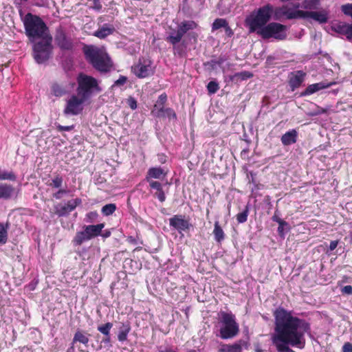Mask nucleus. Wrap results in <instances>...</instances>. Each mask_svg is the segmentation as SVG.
Wrapping results in <instances>:
<instances>
[{"label": "nucleus", "mask_w": 352, "mask_h": 352, "mask_svg": "<svg viewBox=\"0 0 352 352\" xmlns=\"http://www.w3.org/2000/svg\"><path fill=\"white\" fill-rule=\"evenodd\" d=\"M77 94L85 99H89L93 94L101 91L96 78L84 74H80L77 78Z\"/></svg>", "instance_id": "nucleus-6"}, {"label": "nucleus", "mask_w": 352, "mask_h": 352, "mask_svg": "<svg viewBox=\"0 0 352 352\" xmlns=\"http://www.w3.org/2000/svg\"><path fill=\"white\" fill-rule=\"evenodd\" d=\"M98 212L92 211L86 214L85 221L86 222L91 223L94 222L98 218Z\"/></svg>", "instance_id": "nucleus-45"}, {"label": "nucleus", "mask_w": 352, "mask_h": 352, "mask_svg": "<svg viewBox=\"0 0 352 352\" xmlns=\"http://www.w3.org/2000/svg\"><path fill=\"white\" fill-rule=\"evenodd\" d=\"M321 0H303L300 4V7L304 9V11H314L320 8Z\"/></svg>", "instance_id": "nucleus-21"}, {"label": "nucleus", "mask_w": 352, "mask_h": 352, "mask_svg": "<svg viewBox=\"0 0 352 352\" xmlns=\"http://www.w3.org/2000/svg\"><path fill=\"white\" fill-rule=\"evenodd\" d=\"M242 348L240 343L230 344V352H241Z\"/></svg>", "instance_id": "nucleus-46"}, {"label": "nucleus", "mask_w": 352, "mask_h": 352, "mask_svg": "<svg viewBox=\"0 0 352 352\" xmlns=\"http://www.w3.org/2000/svg\"><path fill=\"white\" fill-rule=\"evenodd\" d=\"M94 1V6H93V8L97 10H100L102 8V5L100 4V2L99 0H93Z\"/></svg>", "instance_id": "nucleus-55"}, {"label": "nucleus", "mask_w": 352, "mask_h": 352, "mask_svg": "<svg viewBox=\"0 0 352 352\" xmlns=\"http://www.w3.org/2000/svg\"><path fill=\"white\" fill-rule=\"evenodd\" d=\"M341 292L344 294L352 295V286L346 285L341 289Z\"/></svg>", "instance_id": "nucleus-50"}, {"label": "nucleus", "mask_w": 352, "mask_h": 352, "mask_svg": "<svg viewBox=\"0 0 352 352\" xmlns=\"http://www.w3.org/2000/svg\"><path fill=\"white\" fill-rule=\"evenodd\" d=\"M338 244V241H331L329 245V250L331 251L334 250L337 248Z\"/></svg>", "instance_id": "nucleus-58"}, {"label": "nucleus", "mask_w": 352, "mask_h": 352, "mask_svg": "<svg viewBox=\"0 0 352 352\" xmlns=\"http://www.w3.org/2000/svg\"><path fill=\"white\" fill-rule=\"evenodd\" d=\"M89 341V334L80 330H78L76 331L74 336L72 342V346H71V349H74V345L78 342L82 344L85 346H87Z\"/></svg>", "instance_id": "nucleus-20"}, {"label": "nucleus", "mask_w": 352, "mask_h": 352, "mask_svg": "<svg viewBox=\"0 0 352 352\" xmlns=\"http://www.w3.org/2000/svg\"><path fill=\"white\" fill-rule=\"evenodd\" d=\"M255 352H263L258 344L255 345Z\"/></svg>", "instance_id": "nucleus-62"}, {"label": "nucleus", "mask_w": 352, "mask_h": 352, "mask_svg": "<svg viewBox=\"0 0 352 352\" xmlns=\"http://www.w3.org/2000/svg\"><path fill=\"white\" fill-rule=\"evenodd\" d=\"M127 80V78L125 76H120L116 82H115V85H123L124 84L126 83Z\"/></svg>", "instance_id": "nucleus-53"}, {"label": "nucleus", "mask_w": 352, "mask_h": 352, "mask_svg": "<svg viewBox=\"0 0 352 352\" xmlns=\"http://www.w3.org/2000/svg\"><path fill=\"white\" fill-rule=\"evenodd\" d=\"M116 209V206L114 204H109L104 206L102 208V212L105 216H109L112 214Z\"/></svg>", "instance_id": "nucleus-37"}, {"label": "nucleus", "mask_w": 352, "mask_h": 352, "mask_svg": "<svg viewBox=\"0 0 352 352\" xmlns=\"http://www.w3.org/2000/svg\"><path fill=\"white\" fill-rule=\"evenodd\" d=\"M325 113V110L321 109V110L318 111L317 113H316V114H320V113Z\"/></svg>", "instance_id": "nucleus-64"}, {"label": "nucleus", "mask_w": 352, "mask_h": 352, "mask_svg": "<svg viewBox=\"0 0 352 352\" xmlns=\"http://www.w3.org/2000/svg\"><path fill=\"white\" fill-rule=\"evenodd\" d=\"M114 31L115 28L112 25L104 24L102 28L96 31L94 35L100 38H104L107 36L112 34Z\"/></svg>", "instance_id": "nucleus-24"}, {"label": "nucleus", "mask_w": 352, "mask_h": 352, "mask_svg": "<svg viewBox=\"0 0 352 352\" xmlns=\"http://www.w3.org/2000/svg\"><path fill=\"white\" fill-rule=\"evenodd\" d=\"M197 28V24L193 21H184L180 23L177 30L172 31L166 38V41L170 44L179 43L184 35L189 30Z\"/></svg>", "instance_id": "nucleus-9"}, {"label": "nucleus", "mask_w": 352, "mask_h": 352, "mask_svg": "<svg viewBox=\"0 0 352 352\" xmlns=\"http://www.w3.org/2000/svg\"><path fill=\"white\" fill-rule=\"evenodd\" d=\"M284 224L280 223L278 224V232L280 236H284L285 232L289 230V224L286 221H283Z\"/></svg>", "instance_id": "nucleus-44"}, {"label": "nucleus", "mask_w": 352, "mask_h": 352, "mask_svg": "<svg viewBox=\"0 0 352 352\" xmlns=\"http://www.w3.org/2000/svg\"><path fill=\"white\" fill-rule=\"evenodd\" d=\"M273 7L270 4L265 5L252 11L245 19V23L250 33L259 31L265 27L273 14Z\"/></svg>", "instance_id": "nucleus-2"}, {"label": "nucleus", "mask_w": 352, "mask_h": 352, "mask_svg": "<svg viewBox=\"0 0 352 352\" xmlns=\"http://www.w3.org/2000/svg\"><path fill=\"white\" fill-rule=\"evenodd\" d=\"M127 241L129 243H133V244H135L136 243V240L134 237L133 236H129L128 239H127Z\"/></svg>", "instance_id": "nucleus-61"}, {"label": "nucleus", "mask_w": 352, "mask_h": 352, "mask_svg": "<svg viewBox=\"0 0 352 352\" xmlns=\"http://www.w3.org/2000/svg\"><path fill=\"white\" fill-rule=\"evenodd\" d=\"M58 189V191L52 195L53 197L56 199H60L64 195H67L69 192V190L67 188H60Z\"/></svg>", "instance_id": "nucleus-42"}, {"label": "nucleus", "mask_w": 352, "mask_h": 352, "mask_svg": "<svg viewBox=\"0 0 352 352\" xmlns=\"http://www.w3.org/2000/svg\"><path fill=\"white\" fill-rule=\"evenodd\" d=\"M218 324L219 336L223 340L234 338L239 333V325L231 311H220L218 313Z\"/></svg>", "instance_id": "nucleus-4"}, {"label": "nucleus", "mask_w": 352, "mask_h": 352, "mask_svg": "<svg viewBox=\"0 0 352 352\" xmlns=\"http://www.w3.org/2000/svg\"><path fill=\"white\" fill-rule=\"evenodd\" d=\"M155 197H157L160 201L164 202L166 199L165 194L163 191V189H160V190H157V192L155 194Z\"/></svg>", "instance_id": "nucleus-48"}, {"label": "nucleus", "mask_w": 352, "mask_h": 352, "mask_svg": "<svg viewBox=\"0 0 352 352\" xmlns=\"http://www.w3.org/2000/svg\"><path fill=\"white\" fill-rule=\"evenodd\" d=\"M23 22L25 33L32 42H34L36 38L50 37L46 33V25L38 16L28 13Z\"/></svg>", "instance_id": "nucleus-5"}, {"label": "nucleus", "mask_w": 352, "mask_h": 352, "mask_svg": "<svg viewBox=\"0 0 352 352\" xmlns=\"http://www.w3.org/2000/svg\"><path fill=\"white\" fill-rule=\"evenodd\" d=\"M19 192V189H16L12 185L1 183L0 184V199H12L16 198Z\"/></svg>", "instance_id": "nucleus-16"}, {"label": "nucleus", "mask_w": 352, "mask_h": 352, "mask_svg": "<svg viewBox=\"0 0 352 352\" xmlns=\"http://www.w3.org/2000/svg\"><path fill=\"white\" fill-rule=\"evenodd\" d=\"M305 75V73L302 71H297L291 74L289 83L292 91L295 90L296 88L301 85L304 80Z\"/></svg>", "instance_id": "nucleus-19"}, {"label": "nucleus", "mask_w": 352, "mask_h": 352, "mask_svg": "<svg viewBox=\"0 0 352 352\" xmlns=\"http://www.w3.org/2000/svg\"><path fill=\"white\" fill-rule=\"evenodd\" d=\"M169 224L170 226L174 228L179 233L189 230L191 227L189 221L182 215H174L169 219Z\"/></svg>", "instance_id": "nucleus-13"}, {"label": "nucleus", "mask_w": 352, "mask_h": 352, "mask_svg": "<svg viewBox=\"0 0 352 352\" xmlns=\"http://www.w3.org/2000/svg\"><path fill=\"white\" fill-rule=\"evenodd\" d=\"M149 185L151 188L155 189L156 190H160L162 188V184L159 182L149 180Z\"/></svg>", "instance_id": "nucleus-47"}, {"label": "nucleus", "mask_w": 352, "mask_h": 352, "mask_svg": "<svg viewBox=\"0 0 352 352\" xmlns=\"http://www.w3.org/2000/svg\"><path fill=\"white\" fill-rule=\"evenodd\" d=\"M173 48V53L175 55L179 57H184L186 54V46L184 42L181 44H172Z\"/></svg>", "instance_id": "nucleus-32"}, {"label": "nucleus", "mask_w": 352, "mask_h": 352, "mask_svg": "<svg viewBox=\"0 0 352 352\" xmlns=\"http://www.w3.org/2000/svg\"><path fill=\"white\" fill-rule=\"evenodd\" d=\"M219 89V84L215 81H210L207 85V89L210 94H215Z\"/></svg>", "instance_id": "nucleus-41"}, {"label": "nucleus", "mask_w": 352, "mask_h": 352, "mask_svg": "<svg viewBox=\"0 0 352 352\" xmlns=\"http://www.w3.org/2000/svg\"><path fill=\"white\" fill-rule=\"evenodd\" d=\"M339 29L342 33H343L348 39H352V25L344 24L339 26Z\"/></svg>", "instance_id": "nucleus-36"}, {"label": "nucleus", "mask_w": 352, "mask_h": 352, "mask_svg": "<svg viewBox=\"0 0 352 352\" xmlns=\"http://www.w3.org/2000/svg\"><path fill=\"white\" fill-rule=\"evenodd\" d=\"M220 352H230V344H222L219 349Z\"/></svg>", "instance_id": "nucleus-56"}, {"label": "nucleus", "mask_w": 352, "mask_h": 352, "mask_svg": "<svg viewBox=\"0 0 352 352\" xmlns=\"http://www.w3.org/2000/svg\"><path fill=\"white\" fill-rule=\"evenodd\" d=\"M214 239L218 243H221L225 239V234L222 228L219 224L218 221L214 223V228L213 230Z\"/></svg>", "instance_id": "nucleus-31"}, {"label": "nucleus", "mask_w": 352, "mask_h": 352, "mask_svg": "<svg viewBox=\"0 0 352 352\" xmlns=\"http://www.w3.org/2000/svg\"><path fill=\"white\" fill-rule=\"evenodd\" d=\"M110 234H111L110 232L107 231V232H106V233L104 234H103V236L108 237L110 236Z\"/></svg>", "instance_id": "nucleus-63"}, {"label": "nucleus", "mask_w": 352, "mask_h": 352, "mask_svg": "<svg viewBox=\"0 0 352 352\" xmlns=\"http://www.w3.org/2000/svg\"><path fill=\"white\" fill-rule=\"evenodd\" d=\"M342 352H352V344L346 342L342 346Z\"/></svg>", "instance_id": "nucleus-52"}, {"label": "nucleus", "mask_w": 352, "mask_h": 352, "mask_svg": "<svg viewBox=\"0 0 352 352\" xmlns=\"http://www.w3.org/2000/svg\"><path fill=\"white\" fill-rule=\"evenodd\" d=\"M167 97L166 94H161L158 98L157 102H160L162 104H164L166 101Z\"/></svg>", "instance_id": "nucleus-57"}, {"label": "nucleus", "mask_w": 352, "mask_h": 352, "mask_svg": "<svg viewBox=\"0 0 352 352\" xmlns=\"http://www.w3.org/2000/svg\"><path fill=\"white\" fill-rule=\"evenodd\" d=\"M91 239L89 236L88 232L84 227V230L82 231L78 232L76 233V236L74 237V242L76 245H80L83 242L86 241H89Z\"/></svg>", "instance_id": "nucleus-29"}, {"label": "nucleus", "mask_w": 352, "mask_h": 352, "mask_svg": "<svg viewBox=\"0 0 352 352\" xmlns=\"http://www.w3.org/2000/svg\"><path fill=\"white\" fill-rule=\"evenodd\" d=\"M331 85L332 83H327L324 82H320L318 83L311 84L306 88L303 94L305 96L313 94L314 93L317 92L320 90L328 88Z\"/></svg>", "instance_id": "nucleus-22"}, {"label": "nucleus", "mask_w": 352, "mask_h": 352, "mask_svg": "<svg viewBox=\"0 0 352 352\" xmlns=\"http://www.w3.org/2000/svg\"><path fill=\"white\" fill-rule=\"evenodd\" d=\"M252 76V74L250 72L244 71L234 74L233 76H230V80L232 81L244 80Z\"/></svg>", "instance_id": "nucleus-34"}, {"label": "nucleus", "mask_w": 352, "mask_h": 352, "mask_svg": "<svg viewBox=\"0 0 352 352\" xmlns=\"http://www.w3.org/2000/svg\"><path fill=\"white\" fill-rule=\"evenodd\" d=\"M8 239L7 229L3 226H0V243L5 244Z\"/></svg>", "instance_id": "nucleus-43"}, {"label": "nucleus", "mask_w": 352, "mask_h": 352, "mask_svg": "<svg viewBox=\"0 0 352 352\" xmlns=\"http://www.w3.org/2000/svg\"><path fill=\"white\" fill-rule=\"evenodd\" d=\"M51 42L52 37L50 36L34 44L33 56L37 63H43L50 57L52 49Z\"/></svg>", "instance_id": "nucleus-7"}, {"label": "nucleus", "mask_w": 352, "mask_h": 352, "mask_svg": "<svg viewBox=\"0 0 352 352\" xmlns=\"http://www.w3.org/2000/svg\"><path fill=\"white\" fill-rule=\"evenodd\" d=\"M298 133L295 129L286 132L281 137V142L285 146L291 145L296 142Z\"/></svg>", "instance_id": "nucleus-23"}, {"label": "nucleus", "mask_w": 352, "mask_h": 352, "mask_svg": "<svg viewBox=\"0 0 352 352\" xmlns=\"http://www.w3.org/2000/svg\"><path fill=\"white\" fill-rule=\"evenodd\" d=\"M300 3L294 4V6H283L276 10V14L284 16L287 19H304L305 11L299 10Z\"/></svg>", "instance_id": "nucleus-12"}, {"label": "nucleus", "mask_w": 352, "mask_h": 352, "mask_svg": "<svg viewBox=\"0 0 352 352\" xmlns=\"http://www.w3.org/2000/svg\"><path fill=\"white\" fill-rule=\"evenodd\" d=\"M91 239L89 236L88 232L84 227V230L82 231L78 232L76 233V236L74 237V242L76 245H80L83 242L86 241H89Z\"/></svg>", "instance_id": "nucleus-30"}, {"label": "nucleus", "mask_w": 352, "mask_h": 352, "mask_svg": "<svg viewBox=\"0 0 352 352\" xmlns=\"http://www.w3.org/2000/svg\"><path fill=\"white\" fill-rule=\"evenodd\" d=\"M74 129V126L73 125H71V126H62V125H60L58 124L57 126V129L59 131H69L71 130H72Z\"/></svg>", "instance_id": "nucleus-51"}, {"label": "nucleus", "mask_w": 352, "mask_h": 352, "mask_svg": "<svg viewBox=\"0 0 352 352\" xmlns=\"http://www.w3.org/2000/svg\"><path fill=\"white\" fill-rule=\"evenodd\" d=\"M228 22L224 19H217L212 23V30L214 31L221 28H225L227 26Z\"/></svg>", "instance_id": "nucleus-38"}, {"label": "nucleus", "mask_w": 352, "mask_h": 352, "mask_svg": "<svg viewBox=\"0 0 352 352\" xmlns=\"http://www.w3.org/2000/svg\"><path fill=\"white\" fill-rule=\"evenodd\" d=\"M285 25L278 23L272 22L267 24L259 31V35L263 38H274L283 40L286 37Z\"/></svg>", "instance_id": "nucleus-8"}, {"label": "nucleus", "mask_w": 352, "mask_h": 352, "mask_svg": "<svg viewBox=\"0 0 352 352\" xmlns=\"http://www.w3.org/2000/svg\"><path fill=\"white\" fill-rule=\"evenodd\" d=\"M84 53L86 58L96 69L102 72L110 69L112 64L104 50L91 45L86 46L84 47Z\"/></svg>", "instance_id": "nucleus-3"}, {"label": "nucleus", "mask_w": 352, "mask_h": 352, "mask_svg": "<svg viewBox=\"0 0 352 352\" xmlns=\"http://www.w3.org/2000/svg\"><path fill=\"white\" fill-rule=\"evenodd\" d=\"M67 91L65 86L58 82H54L51 86V93L53 96L60 98L67 94Z\"/></svg>", "instance_id": "nucleus-27"}, {"label": "nucleus", "mask_w": 352, "mask_h": 352, "mask_svg": "<svg viewBox=\"0 0 352 352\" xmlns=\"http://www.w3.org/2000/svg\"><path fill=\"white\" fill-rule=\"evenodd\" d=\"M275 333L272 340L278 352H294L289 346L298 349L305 347V333L310 330L307 322L293 317L283 309L275 311Z\"/></svg>", "instance_id": "nucleus-1"}, {"label": "nucleus", "mask_w": 352, "mask_h": 352, "mask_svg": "<svg viewBox=\"0 0 352 352\" xmlns=\"http://www.w3.org/2000/svg\"><path fill=\"white\" fill-rule=\"evenodd\" d=\"M248 208L246 206L245 209L241 212L237 214L236 215V220L239 223H243L245 222L248 219Z\"/></svg>", "instance_id": "nucleus-40"}, {"label": "nucleus", "mask_w": 352, "mask_h": 352, "mask_svg": "<svg viewBox=\"0 0 352 352\" xmlns=\"http://www.w3.org/2000/svg\"><path fill=\"white\" fill-rule=\"evenodd\" d=\"M82 200L80 198H76L68 201L63 206H58L56 207V213L59 217L67 215L68 213L73 211L78 206L81 204Z\"/></svg>", "instance_id": "nucleus-14"}, {"label": "nucleus", "mask_w": 352, "mask_h": 352, "mask_svg": "<svg viewBox=\"0 0 352 352\" xmlns=\"http://www.w3.org/2000/svg\"><path fill=\"white\" fill-rule=\"evenodd\" d=\"M87 100L79 94L72 95L66 102L63 112L67 116H76L83 110V104Z\"/></svg>", "instance_id": "nucleus-10"}, {"label": "nucleus", "mask_w": 352, "mask_h": 352, "mask_svg": "<svg viewBox=\"0 0 352 352\" xmlns=\"http://www.w3.org/2000/svg\"><path fill=\"white\" fill-rule=\"evenodd\" d=\"M113 327V324L111 322H107L103 325L98 327V331L102 333L104 336H109L110 330Z\"/></svg>", "instance_id": "nucleus-39"}, {"label": "nucleus", "mask_w": 352, "mask_h": 352, "mask_svg": "<svg viewBox=\"0 0 352 352\" xmlns=\"http://www.w3.org/2000/svg\"><path fill=\"white\" fill-rule=\"evenodd\" d=\"M133 74L138 78H143L154 73L152 61L148 58L140 59L139 62L131 68Z\"/></svg>", "instance_id": "nucleus-11"}, {"label": "nucleus", "mask_w": 352, "mask_h": 352, "mask_svg": "<svg viewBox=\"0 0 352 352\" xmlns=\"http://www.w3.org/2000/svg\"><path fill=\"white\" fill-rule=\"evenodd\" d=\"M55 42L58 46L63 50H71L73 44L72 39L67 36L64 31L58 29L55 35Z\"/></svg>", "instance_id": "nucleus-15"}, {"label": "nucleus", "mask_w": 352, "mask_h": 352, "mask_svg": "<svg viewBox=\"0 0 352 352\" xmlns=\"http://www.w3.org/2000/svg\"><path fill=\"white\" fill-rule=\"evenodd\" d=\"M16 179V176L12 171H8L6 170L0 169V181H2V180L15 181Z\"/></svg>", "instance_id": "nucleus-35"}, {"label": "nucleus", "mask_w": 352, "mask_h": 352, "mask_svg": "<svg viewBox=\"0 0 352 352\" xmlns=\"http://www.w3.org/2000/svg\"><path fill=\"white\" fill-rule=\"evenodd\" d=\"M104 223H99L97 225H89L85 226V229L88 232L89 236L91 239L98 236L100 234L102 230L104 228Z\"/></svg>", "instance_id": "nucleus-25"}, {"label": "nucleus", "mask_w": 352, "mask_h": 352, "mask_svg": "<svg viewBox=\"0 0 352 352\" xmlns=\"http://www.w3.org/2000/svg\"><path fill=\"white\" fill-rule=\"evenodd\" d=\"M131 331V326L129 322L122 323L119 327V332L118 335V339L120 342H124L126 340L127 336Z\"/></svg>", "instance_id": "nucleus-28"}, {"label": "nucleus", "mask_w": 352, "mask_h": 352, "mask_svg": "<svg viewBox=\"0 0 352 352\" xmlns=\"http://www.w3.org/2000/svg\"><path fill=\"white\" fill-rule=\"evenodd\" d=\"M224 28L226 33L228 36H231L233 34V32L232 29L229 27L228 24Z\"/></svg>", "instance_id": "nucleus-60"}, {"label": "nucleus", "mask_w": 352, "mask_h": 352, "mask_svg": "<svg viewBox=\"0 0 352 352\" xmlns=\"http://www.w3.org/2000/svg\"><path fill=\"white\" fill-rule=\"evenodd\" d=\"M164 170L160 167H153L148 169L146 176L147 182L151 179H160L162 177L165 176Z\"/></svg>", "instance_id": "nucleus-26"}, {"label": "nucleus", "mask_w": 352, "mask_h": 352, "mask_svg": "<svg viewBox=\"0 0 352 352\" xmlns=\"http://www.w3.org/2000/svg\"><path fill=\"white\" fill-rule=\"evenodd\" d=\"M102 343H104L107 346H111V337L109 336H104V338L102 340Z\"/></svg>", "instance_id": "nucleus-54"}, {"label": "nucleus", "mask_w": 352, "mask_h": 352, "mask_svg": "<svg viewBox=\"0 0 352 352\" xmlns=\"http://www.w3.org/2000/svg\"><path fill=\"white\" fill-rule=\"evenodd\" d=\"M152 113L157 118H168L169 120H175L177 118L176 113L173 109L170 108H164V107L158 109L157 104L154 106Z\"/></svg>", "instance_id": "nucleus-18"}, {"label": "nucleus", "mask_w": 352, "mask_h": 352, "mask_svg": "<svg viewBox=\"0 0 352 352\" xmlns=\"http://www.w3.org/2000/svg\"><path fill=\"white\" fill-rule=\"evenodd\" d=\"M272 220H273L274 221L277 222L278 224H279L280 223H281L282 224H284V223H283V221H283V219H280L278 216H277L276 214L272 217Z\"/></svg>", "instance_id": "nucleus-59"}, {"label": "nucleus", "mask_w": 352, "mask_h": 352, "mask_svg": "<svg viewBox=\"0 0 352 352\" xmlns=\"http://www.w3.org/2000/svg\"><path fill=\"white\" fill-rule=\"evenodd\" d=\"M127 104L133 110L137 108V101L133 97H130L129 98L127 99Z\"/></svg>", "instance_id": "nucleus-49"}, {"label": "nucleus", "mask_w": 352, "mask_h": 352, "mask_svg": "<svg viewBox=\"0 0 352 352\" xmlns=\"http://www.w3.org/2000/svg\"><path fill=\"white\" fill-rule=\"evenodd\" d=\"M310 18L320 23H326L328 20V14L326 10L319 9L314 11H305L304 19Z\"/></svg>", "instance_id": "nucleus-17"}, {"label": "nucleus", "mask_w": 352, "mask_h": 352, "mask_svg": "<svg viewBox=\"0 0 352 352\" xmlns=\"http://www.w3.org/2000/svg\"><path fill=\"white\" fill-rule=\"evenodd\" d=\"M63 183V178L60 175H54L50 182H48L47 186L52 188H60L62 187Z\"/></svg>", "instance_id": "nucleus-33"}]
</instances>
